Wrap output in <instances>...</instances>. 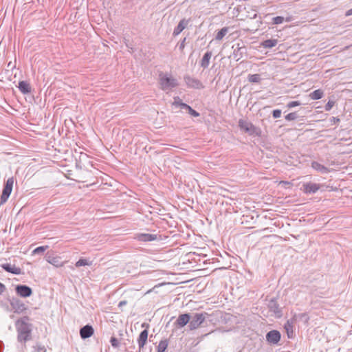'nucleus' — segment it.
<instances>
[{
	"instance_id": "f257e3e1",
	"label": "nucleus",
	"mask_w": 352,
	"mask_h": 352,
	"mask_svg": "<svg viewBox=\"0 0 352 352\" xmlns=\"http://www.w3.org/2000/svg\"><path fill=\"white\" fill-rule=\"evenodd\" d=\"M28 320V317L25 316L16 322L17 340L20 342H25L31 338V324L27 322Z\"/></svg>"
},
{
	"instance_id": "f03ea898",
	"label": "nucleus",
	"mask_w": 352,
	"mask_h": 352,
	"mask_svg": "<svg viewBox=\"0 0 352 352\" xmlns=\"http://www.w3.org/2000/svg\"><path fill=\"white\" fill-rule=\"evenodd\" d=\"M159 82L163 91H168L178 86V81L170 74L160 72L159 74Z\"/></svg>"
},
{
	"instance_id": "7ed1b4c3",
	"label": "nucleus",
	"mask_w": 352,
	"mask_h": 352,
	"mask_svg": "<svg viewBox=\"0 0 352 352\" xmlns=\"http://www.w3.org/2000/svg\"><path fill=\"white\" fill-rule=\"evenodd\" d=\"M239 126L241 130L248 133L250 135L259 136L261 134L260 129L246 120L240 119L239 120Z\"/></svg>"
},
{
	"instance_id": "20e7f679",
	"label": "nucleus",
	"mask_w": 352,
	"mask_h": 352,
	"mask_svg": "<svg viewBox=\"0 0 352 352\" xmlns=\"http://www.w3.org/2000/svg\"><path fill=\"white\" fill-rule=\"evenodd\" d=\"M14 182L13 177L8 178L6 182L2 194L0 197V206L4 204L8 201L12 190Z\"/></svg>"
},
{
	"instance_id": "39448f33",
	"label": "nucleus",
	"mask_w": 352,
	"mask_h": 352,
	"mask_svg": "<svg viewBox=\"0 0 352 352\" xmlns=\"http://www.w3.org/2000/svg\"><path fill=\"white\" fill-rule=\"evenodd\" d=\"M206 313H196L190 318L188 327L190 330L197 329L206 320Z\"/></svg>"
},
{
	"instance_id": "423d86ee",
	"label": "nucleus",
	"mask_w": 352,
	"mask_h": 352,
	"mask_svg": "<svg viewBox=\"0 0 352 352\" xmlns=\"http://www.w3.org/2000/svg\"><path fill=\"white\" fill-rule=\"evenodd\" d=\"M280 333L277 330H272L267 333L266 340L270 344H276L280 340Z\"/></svg>"
},
{
	"instance_id": "0eeeda50",
	"label": "nucleus",
	"mask_w": 352,
	"mask_h": 352,
	"mask_svg": "<svg viewBox=\"0 0 352 352\" xmlns=\"http://www.w3.org/2000/svg\"><path fill=\"white\" fill-rule=\"evenodd\" d=\"M10 305L16 314H21L27 309L25 305L21 300L14 298L10 300Z\"/></svg>"
},
{
	"instance_id": "6e6552de",
	"label": "nucleus",
	"mask_w": 352,
	"mask_h": 352,
	"mask_svg": "<svg viewBox=\"0 0 352 352\" xmlns=\"http://www.w3.org/2000/svg\"><path fill=\"white\" fill-rule=\"evenodd\" d=\"M16 293L23 298H27L32 295V289L25 285H18L15 287Z\"/></svg>"
},
{
	"instance_id": "1a4fd4ad",
	"label": "nucleus",
	"mask_w": 352,
	"mask_h": 352,
	"mask_svg": "<svg viewBox=\"0 0 352 352\" xmlns=\"http://www.w3.org/2000/svg\"><path fill=\"white\" fill-rule=\"evenodd\" d=\"M45 260L54 266L58 267L63 265V262L60 257L54 255L52 253L47 252L45 255Z\"/></svg>"
},
{
	"instance_id": "9d476101",
	"label": "nucleus",
	"mask_w": 352,
	"mask_h": 352,
	"mask_svg": "<svg viewBox=\"0 0 352 352\" xmlns=\"http://www.w3.org/2000/svg\"><path fill=\"white\" fill-rule=\"evenodd\" d=\"M184 80L188 87L195 89H202L204 88L202 82L197 79L190 76H185Z\"/></svg>"
},
{
	"instance_id": "9b49d317",
	"label": "nucleus",
	"mask_w": 352,
	"mask_h": 352,
	"mask_svg": "<svg viewBox=\"0 0 352 352\" xmlns=\"http://www.w3.org/2000/svg\"><path fill=\"white\" fill-rule=\"evenodd\" d=\"M190 21V19H182L175 28L173 35L174 36H178L186 28H187Z\"/></svg>"
},
{
	"instance_id": "f8f14e48",
	"label": "nucleus",
	"mask_w": 352,
	"mask_h": 352,
	"mask_svg": "<svg viewBox=\"0 0 352 352\" xmlns=\"http://www.w3.org/2000/svg\"><path fill=\"white\" fill-rule=\"evenodd\" d=\"M268 308L270 311L273 312L277 318H280L282 316V311L279 307V305L276 300L272 298L268 302Z\"/></svg>"
},
{
	"instance_id": "ddd939ff",
	"label": "nucleus",
	"mask_w": 352,
	"mask_h": 352,
	"mask_svg": "<svg viewBox=\"0 0 352 352\" xmlns=\"http://www.w3.org/2000/svg\"><path fill=\"white\" fill-rule=\"evenodd\" d=\"M135 239L138 241L148 242L155 241L157 239V234L148 233H138L135 234Z\"/></svg>"
},
{
	"instance_id": "4468645a",
	"label": "nucleus",
	"mask_w": 352,
	"mask_h": 352,
	"mask_svg": "<svg viewBox=\"0 0 352 352\" xmlns=\"http://www.w3.org/2000/svg\"><path fill=\"white\" fill-rule=\"evenodd\" d=\"M303 190L306 194H314L320 188V185L316 183L307 182L302 184Z\"/></svg>"
},
{
	"instance_id": "2eb2a0df",
	"label": "nucleus",
	"mask_w": 352,
	"mask_h": 352,
	"mask_svg": "<svg viewBox=\"0 0 352 352\" xmlns=\"http://www.w3.org/2000/svg\"><path fill=\"white\" fill-rule=\"evenodd\" d=\"M296 322V319L292 318L289 320H287L284 325V328L286 331L287 337L289 338H292L294 336V324Z\"/></svg>"
},
{
	"instance_id": "dca6fc26",
	"label": "nucleus",
	"mask_w": 352,
	"mask_h": 352,
	"mask_svg": "<svg viewBox=\"0 0 352 352\" xmlns=\"http://www.w3.org/2000/svg\"><path fill=\"white\" fill-rule=\"evenodd\" d=\"M94 330L92 326L87 324L80 329V336L82 339L90 338L94 334Z\"/></svg>"
},
{
	"instance_id": "f3484780",
	"label": "nucleus",
	"mask_w": 352,
	"mask_h": 352,
	"mask_svg": "<svg viewBox=\"0 0 352 352\" xmlns=\"http://www.w3.org/2000/svg\"><path fill=\"white\" fill-rule=\"evenodd\" d=\"M1 267L7 272L15 274V275H19L21 274V270L20 267H17L14 265H12L10 263H3L1 265Z\"/></svg>"
},
{
	"instance_id": "a211bd4d",
	"label": "nucleus",
	"mask_w": 352,
	"mask_h": 352,
	"mask_svg": "<svg viewBox=\"0 0 352 352\" xmlns=\"http://www.w3.org/2000/svg\"><path fill=\"white\" fill-rule=\"evenodd\" d=\"M148 329H144L140 333L139 337L138 338V344L140 350L144 348V345L146 344L148 339Z\"/></svg>"
},
{
	"instance_id": "6ab92c4d",
	"label": "nucleus",
	"mask_w": 352,
	"mask_h": 352,
	"mask_svg": "<svg viewBox=\"0 0 352 352\" xmlns=\"http://www.w3.org/2000/svg\"><path fill=\"white\" fill-rule=\"evenodd\" d=\"M232 48L234 49L233 58L236 60H240L243 57V54L245 51V47L243 46L241 47L238 43L236 45H233Z\"/></svg>"
},
{
	"instance_id": "aec40b11",
	"label": "nucleus",
	"mask_w": 352,
	"mask_h": 352,
	"mask_svg": "<svg viewBox=\"0 0 352 352\" xmlns=\"http://www.w3.org/2000/svg\"><path fill=\"white\" fill-rule=\"evenodd\" d=\"M190 316L189 314H183L179 316L176 320V324L179 327H183L188 322L190 323Z\"/></svg>"
},
{
	"instance_id": "412c9836",
	"label": "nucleus",
	"mask_w": 352,
	"mask_h": 352,
	"mask_svg": "<svg viewBox=\"0 0 352 352\" xmlns=\"http://www.w3.org/2000/svg\"><path fill=\"white\" fill-rule=\"evenodd\" d=\"M212 54L211 51H208L204 54L203 58L200 61V66L201 67H203L204 69H206L210 65V60L212 57Z\"/></svg>"
},
{
	"instance_id": "4be33fe9",
	"label": "nucleus",
	"mask_w": 352,
	"mask_h": 352,
	"mask_svg": "<svg viewBox=\"0 0 352 352\" xmlns=\"http://www.w3.org/2000/svg\"><path fill=\"white\" fill-rule=\"evenodd\" d=\"M18 88L23 94H28L31 92V87L30 84L24 80L19 81Z\"/></svg>"
},
{
	"instance_id": "5701e85b",
	"label": "nucleus",
	"mask_w": 352,
	"mask_h": 352,
	"mask_svg": "<svg viewBox=\"0 0 352 352\" xmlns=\"http://www.w3.org/2000/svg\"><path fill=\"white\" fill-rule=\"evenodd\" d=\"M311 167L314 170H316L321 173H323V174H326L329 172V169L327 167L324 166V165L320 164L318 162H315V161L311 163Z\"/></svg>"
},
{
	"instance_id": "b1692460",
	"label": "nucleus",
	"mask_w": 352,
	"mask_h": 352,
	"mask_svg": "<svg viewBox=\"0 0 352 352\" xmlns=\"http://www.w3.org/2000/svg\"><path fill=\"white\" fill-rule=\"evenodd\" d=\"M278 40L276 38L267 39L262 42L261 45L264 48L270 49L276 45Z\"/></svg>"
},
{
	"instance_id": "393cba45",
	"label": "nucleus",
	"mask_w": 352,
	"mask_h": 352,
	"mask_svg": "<svg viewBox=\"0 0 352 352\" xmlns=\"http://www.w3.org/2000/svg\"><path fill=\"white\" fill-rule=\"evenodd\" d=\"M324 93L321 89H317L309 94V97L311 100H319L323 97Z\"/></svg>"
},
{
	"instance_id": "a878e982",
	"label": "nucleus",
	"mask_w": 352,
	"mask_h": 352,
	"mask_svg": "<svg viewBox=\"0 0 352 352\" xmlns=\"http://www.w3.org/2000/svg\"><path fill=\"white\" fill-rule=\"evenodd\" d=\"M181 108L187 110L188 113L193 117L199 116V113L187 104H181Z\"/></svg>"
},
{
	"instance_id": "bb28decb",
	"label": "nucleus",
	"mask_w": 352,
	"mask_h": 352,
	"mask_svg": "<svg viewBox=\"0 0 352 352\" xmlns=\"http://www.w3.org/2000/svg\"><path fill=\"white\" fill-rule=\"evenodd\" d=\"M228 32V28L224 27L222 29H221L216 34L215 39L217 41H221L223 39V38L226 35V34Z\"/></svg>"
},
{
	"instance_id": "cd10ccee",
	"label": "nucleus",
	"mask_w": 352,
	"mask_h": 352,
	"mask_svg": "<svg viewBox=\"0 0 352 352\" xmlns=\"http://www.w3.org/2000/svg\"><path fill=\"white\" fill-rule=\"evenodd\" d=\"M92 265V261H89L87 258H80L75 264L76 267H80L81 266H90Z\"/></svg>"
},
{
	"instance_id": "c85d7f7f",
	"label": "nucleus",
	"mask_w": 352,
	"mask_h": 352,
	"mask_svg": "<svg viewBox=\"0 0 352 352\" xmlns=\"http://www.w3.org/2000/svg\"><path fill=\"white\" fill-rule=\"evenodd\" d=\"M248 80L250 82H260L261 80V77L260 74H250L248 76Z\"/></svg>"
},
{
	"instance_id": "c756f323",
	"label": "nucleus",
	"mask_w": 352,
	"mask_h": 352,
	"mask_svg": "<svg viewBox=\"0 0 352 352\" xmlns=\"http://www.w3.org/2000/svg\"><path fill=\"white\" fill-rule=\"evenodd\" d=\"M168 346L166 340H161L157 346V352H164Z\"/></svg>"
},
{
	"instance_id": "7c9ffc66",
	"label": "nucleus",
	"mask_w": 352,
	"mask_h": 352,
	"mask_svg": "<svg viewBox=\"0 0 352 352\" xmlns=\"http://www.w3.org/2000/svg\"><path fill=\"white\" fill-rule=\"evenodd\" d=\"M48 248V246H39V247H37L36 248H35L32 253L33 254H42L43 253L45 250Z\"/></svg>"
},
{
	"instance_id": "2f4dec72",
	"label": "nucleus",
	"mask_w": 352,
	"mask_h": 352,
	"mask_svg": "<svg viewBox=\"0 0 352 352\" xmlns=\"http://www.w3.org/2000/svg\"><path fill=\"white\" fill-rule=\"evenodd\" d=\"M32 352H46V349L44 346L36 344L33 347Z\"/></svg>"
},
{
	"instance_id": "473e14b6",
	"label": "nucleus",
	"mask_w": 352,
	"mask_h": 352,
	"mask_svg": "<svg viewBox=\"0 0 352 352\" xmlns=\"http://www.w3.org/2000/svg\"><path fill=\"white\" fill-rule=\"evenodd\" d=\"M297 117H298V116H297L296 112H292V113H289L287 115H286L285 119L287 121H292V120H296L297 118Z\"/></svg>"
},
{
	"instance_id": "72a5a7b5",
	"label": "nucleus",
	"mask_w": 352,
	"mask_h": 352,
	"mask_svg": "<svg viewBox=\"0 0 352 352\" xmlns=\"http://www.w3.org/2000/svg\"><path fill=\"white\" fill-rule=\"evenodd\" d=\"M272 21H273V24L278 25V24H281L285 21V19L283 16H278L274 17Z\"/></svg>"
},
{
	"instance_id": "f704fd0d",
	"label": "nucleus",
	"mask_w": 352,
	"mask_h": 352,
	"mask_svg": "<svg viewBox=\"0 0 352 352\" xmlns=\"http://www.w3.org/2000/svg\"><path fill=\"white\" fill-rule=\"evenodd\" d=\"M334 101L333 100H329L327 103L324 106V109L327 111H330L332 107L334 106Z\"/></svg>"
},
{
	"instance_id": "c9c22d12",
	"label": "nucleus",
	"mask_w": 352,
	"mask_h": 352,
	"mask_svg": "<svg viewBox=\"0 0 352 352\" xmlns=\"http://www.w3.org/2000/svg\"><path fill=\"white\" fill-rule=\"evenodd\" d=\"M110 342H111V344L113 347L114 348H117L119 346V341L118 340L115 338V337H112L110 340Z\"/></svg>"
},
{
	"instance_id": "e433bc0d",
	"label": "nucleus",
	"mask_w": 352,
	"mask_h": 352,
	"mask_svg": "<svg viewBox=\"0 0 352 352\" xmlns=\"http://www.w3.org/2000/svg\"><path fill=\"white\" fill-rule=\"evenodd\" d=\"M299 105H300V102L299 101H291L287 104V107L293 108Z\"/></svg>"
},
{
	"instance_id": "4c0bfd02",
	"label": "nucleus",
	"mask_w": 352,
	"mask_h": 352,
	"mask_svg": "<svg viewBox=\"0 0 352 352\" xmlns=\"http://www.w3.org/2000/svg\"><path fill=\"white\" fill-rule=\"evenodd\" d=\"M181 104H184V103L182 102V100H180V98L179 97H175L174 102H173V104L175 106L181 107Z\"/></svg>"
},
{
	"instance_id": "58836bf2",
	"label": "nucleus",
	"mask_w": 352,
	"mask_h": 352,
	"mask_svg": "<svg viewBox=\"0 0 352 352\" xmlns=\"http://www.w3.org/2000/svg\"><path fill=\"white\" fill-rule=\"evenodd\" d=\"M281 116V110L280 109H274L273 111H272V116L274 118H280Z\"/></svg>"
},
{
	"instance_id": "ea45409f",
	"label": "nucleus",
	"mask_w": 352,
	"mask_h": 352,
	"mask_svg": "<svg viewBox=\"0 0 352 352\" xmlns=\"http://www.w3.org/2000/svg\"><path fill=\"white\" fill-rule=\"evenodd\" d=\"M186 38H184L183 40L180 42L179 45V49L182 51L184 48L185 47V42H186Z\"/></svg>"
},
{
	"instance_id": "a19ab883",
	"label": "nucleus",
	"mask_w": 352,
	"mask_h": 352,
	"mask_svg": "<svg viewBox=\"0 0 352 352\" xmlns=\"http://www.w3.org/2000/svg\"><path fill=\"white\" fill-rule=\"evenodd\" d=\"M6 287L4 284L1 283L0 282V295L3 294V292L6 291Z\"/></svg>"
},
{
	"instance_id": "79ce46f5",
	"label": "nucleus",
	"mask_w": 352,
	"mask_h": 352,
	"mask_svg": "<svg viewBox=\"0 0 352 352\" xmlns=\"http://www.w3.org/2000/svg\"><path fill=\"white\" fill-rule=\"evenodd\" d=\"M127 304L126 300H122L118 303V307L121 308Z\"/></svg>"
},
{
	"instance_id": "37998d69",
	"label": "nucleus",
	"mask_w": 352,
	"mask_h": 352,
	"mask_svg": "<svg viewBox=\"0 0 352 352\" xmlns=\"http://www.w3.org/2000/svg\"><path fill=\"white\" fill-rule=\"evenodd\" d=\"M332 121L334 122V123H336V122H340V119L338 118H336V117H332Z\"/></svg>"
},
{
	"instance_id": "c03bdc74",
	"label": "nucleus",
	"mask_w": 352,
	"mask_h": 352,
	"mask_svg": "<svg viewBox=\"0 0 352 352\" xmlns=\"http://www.w3.org/2000/svg\"><path fill=\"white\" fill-rule=\"evenodd\" d=\"M142 327H144V328H145V329H147L149 327V324H147V323H145V322H144V323H142Z\"/></svg>"
},
{
	"instance_id": "a18cd8bd",
	"label": "nucleus",
	"mask_w": 352,
	"mask_h": 352,
	"mask_svg": "<svg viewBox=\"0 0 352 352\" xmlns=\"http://www.w3.org/2000/svg\"><path fill=\"white\" fill-rule=\"evenodd\" d=\"M346 16H350V15H352V8L349 10L346 13Z\"/></svg>"
},
{
	"instance_id": "49530a36",
	"label": "nucleus",
	"mask_w": 352,
	"mask_h": 352,
	"mask_svg": "<svg viewBox=\"0 0 352 352\" xmlns=\"http://www.w3.org/2000/svg\"><path fill=\"white\" fill-rule=\"evenodd\" d=\"M285 20L287 22H290L292 21V17L291 16L287 17Z\"/></svg>"
}]
</instances>
